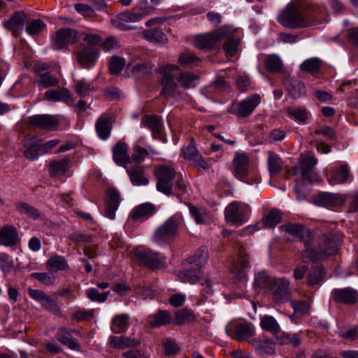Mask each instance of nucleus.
Returning <instances> with one entry per match:
<instances>
[{"label":"nucleus","mask_w":358,"mask_h":358,"mask_svg":"<svg viewBox=\"0 0 358 358\" xmlns=\"http://www.w3.org/2000/svg\"><path fill=\"white\" fill-rule=\"evenodd\" d=\"M280 228L282 231L299 238L303 242L305 250L302 256L312 262L323 260L328 256L334 255L343 241V236L341 233L331 231L328 234H322L319 238L318 249L315 250L310 245V232L302 224L287 223L281 225Z\"/></svg>","instance_id":"1"},{"label":"nucleus","mask_w":358,"mask_h":358,"mask_svg":"<svg viewBox=\"0 0 358 358\" xmlns=\"http://www.w3.org/2000/svg\"><path fill=\"white\" fill-rule=\"evenodd\" d=\"M304 0H295L281 11L277 21L285 28L301 29L313 24V18L306 12Z\"/></svg>","instance_id":"2"},{"label":"nucleus","mask_w":358,"mask_h":358,"mask_svg":"<svg viewBox=\"0 0 358 358\" xmlns=\"http://www.w3.org/2000/svg\"><path fill=\"white\" fill-rule=\"evenodd\" d=\"M182 223L180 215L175 214L159 226L153 234V241L159 244L169 243L178 234V230Z\"/></svg>","instance_id":"3"},{"label":"nucleus","mask_w":358,"mask_h":358,"mask_svg":"<svg viewBox=\"0 0 358 358\" xmlns=\"http://www.w3.org/2000/svg\"><path fill=\"white\" fill-rule=\"evenodd\" d=\"M159 0H141L139 3L140 11H126L120 13L117 17V26L121 29L127 28V24L141 20L145 16L153 13Z\"/></svg>","instance_id":"4"},{"label":"nucleus","mask_w":358,"mask_h":358,"mask_svg":"<svg viewBox=\"0 0 358 358\" xmlns=\"http://www.w3.org/2000/svg\"><path fill=\"white\" fill-rule=\"evenodd\" d=\"M133 255L141 264L152 269L161 268L165 264V257L162 254L142 246L134 250Z\"/></svg>","instance_id":"5"},{"label":"nucleus","mask_w":358,"mask_h":358,"mask_svg":"<svg viewBox=\"0 0 358 358\" xmlns=\"http://www.w3.org/2000/svg\"><path fill=\"white\" fill-rule=\"evenodd\" d=\"M155 175L157 189L166 196L171 195L173 192V180L176 176L175 169L166 165L159 166L156 168Z\"/></svg>","instance_id":"6"},{"label":"nucleus","mask_w":358,"mask_h":358,"mask_svg":"<svg viewBox=\"0 0 358 358\" xmlns=\"http://www.w3.org/2000/svg\"><path fill=\"white\" fill-rule=\"evenodd\" d=\"M261 102V96L253 94L240 102H235L229 108V112L239 117L250 116Z\"/></svg>","instance_id":"7"},{"label":"nucleus","mask_w":358,"mask_h":358,"mask_svg":"<svg viewBox=\"0 0 358 358\" xmlns=\"http://www.w3.org/2000/svg\"><path fill=\"white\" fill-rule=\"evenodd\" d=\"M227 35V31L224 28H221L211 33L199 35L194 39V45L200 50L215 48Z\"/></svg>","instance_id":"8"},{"label":"nucleus","mask_w":358,"mask_h":358,"mask_svg":"<svg viewBox=\"0 0 358 358\" xmlns=\"http://www.w3.org/2000/svg\"><path fill=\"white\" fill-rule=\"evenodd\" d=\"M247 206L238 202L233 201L225 208L224 216L227 222L239 227L247 221Z\"/></svg>","instance_id":"9"},{"label":"nucleus","mask_w":358,"mask_h":358,"mask_svg":"<svg viewBox=\"0 0 358 358\" xmlns=\"http://www.w3.org/2000/svg\"><path fill=\"white\" fill-rule=\"evenodd\" d=\"M289 282L285 278H274L268 289L271 292L272 299L277 303H283L289 300Z\"/></svg>","instance_id":"10"},{"label":"nucleus","mask_w":358,"mask_h":358,"mask_svg":"<svg viewBox=\"0 0 358 358\" xmlns=\"http://www.w3.org/2000/svg\"><path fill=\"white\" fill-rule=\"evenodd\" d=\"M226 332L229 336L239 341H250L255 335V327L250 322H240L234 324V326H227Z\"/></svg>","instance_id":"11"},{"label":"nucleus","mask_w":358,"mask_h":358,"mask_svg":"<svg viewBox=\"0 0 358 358\" xmlns=\"http://www.w3.org/2000/svg\"><path fill=\"white\" fill-rule=\"evenodd\" d=\"M317 160L312 152L301 154L299 159V170L303 180L310 182L316 181L317 176L313 171Z\"/></svg>","instance_id":"12"},{"label":"nucleus","mask_w":358,"mask_h":358,"mask_svg":"<svg viewBox=\"0 0 358 358\" xmlns=\"http://www.w3.org/2000/svg\"><path fill=\"white\" fill-rule=\"evenodd\" d=\"M99 58V52L93 46H81L76 52V59L82 68L90 69L95 65Z\"/></svg>","instance_id":"13"},{"label":"nucleus","mask_w":358,"mask_h":358,"mask_svg":"<svg viewBox=\"0 0 358 358\" xmlns=\"http://www.w3.org/2000/svg\"><path fill=\"white\" fill-rule=\"evenodd\" d=\"M52 41L55 49L62 50L69 44H74L77 42V32L72 29H60L52 36Z\"/></svg>","instance_id":"14"},{"label":"nucleus","mask_w":358,"mask_h":358,"mask_svg":"<svg viewBox=\"0 0 358 358\" xmlns=\"http://www.w3.org/2000/svg\"><path fill=\"white\" fill-rule=\"evenodd\" d=\"M345 199L338 194L320 192L313 196V203L321 207L332 208L341 206Z\"/></svg>","instance_id":"15"},{"label":"nucleus","mask_w":358,"mask_h":358,"mask_svg":"<svg viewBox=\"0 0 358 358\" xmlns=\"http://www.w3.org/2000/svg\"><path fill=\"white\" fill-rule=\"evenodd\" d=\"M234 176L238 180L249 183L245 180L248 172L249 159L245 152L236 153L233 159Z\"/></svg>","instance_id":"16"},{"label":"nucleus","mask_w":358,"mask_h":358,"mask_svg":"<svg viewBox=\"0 0 358 358\" xmlns=\"http://www.w3.org/2000/svg\"><path fill=\"white\" fill-rule=\"evenodd\" d=\"M331 298L336 303L352 305L358 299V292L352 287L336 288L333 289Z\"/></svg>","instance_id":"17"},{"label":"nucleus","mask_w":358,"mask_h":358,"mask_svg":"<svg viewBox=\"0 0 358 358\" xmlns=\"http://www.w3.org/2000/svg\"><path fill=\"white\" fill-rule=\"evenodd\" d=\"M28 122L31 126L42 129H52L59 125L57 117L48 114L32 115L29 117Z\"/></svg>","instance_id":"18"},{"label":"nucleus","mask_w":358,"mask_h":358,"mask_svg":"<svg viewBox=\"0 0 358 358\" xmlns=\"http://www.w3.org/2000/svg\"><path fill=\"white\" fill-rule=\"evenodd\" d=\"M328 182L331 184H343L352 180L350 168L344 164L335 167L330 174H327Z\"/></svg>","instance_id":"19"},{"label":"nucleus","mask_w":358,"mask_h":358,"mask_svg":"<svg viewBox=\"0 0 358 358\" xmlns=\"http://www.w3.org/2000/svg\"><path fill=\"white\" fill-rule=\"evenodd\" d=\"M24 156L29 160H36L43 155L40 140L36 137L25 138L22 141Z\"/></svg>","instance_id":"20"},{"label":"nucleus","mask_w":358,"mask_h":358,"mask_svg":"<svg viewBox=\"0 0 358 358\" xmlns=\"http://www.w3.org/2000/svg\"><path fill=\"white\" fill-rule=\"evenodd\" d=\"M28 20V15L24 11H16L9 20L3 22L4 27L13 32L15 36L17 35L19 31L24 28L25 22Z\"/></svg>","instance_id":"21"},{"label":"nucleus","mask_w":358,"mask_h":358,"mask_svg":"<svg viewBox=\"0 0 358 358\" xmlns=\"http://www.w3.org/2000/svg\"><path fill=\"white\" fill-rule=\"evenodd\" d=\"M141 124L152 131L155 138L162 139L164 124L160 117L155 115H145L142 117Z\"/></svg>","instance_id":"22"},{"label":"nucleus","mask_w":358,"mask_h":358,"mask_svg":"<svg viewBox=\"0 0 358 358\" xmlns=\"http://www.w3.org/2000/svg\"><path fill=\"white\" fill-rule=\"evenodd\" d=\"M155 212L156 208L153 204L145 203L134 208L131 210L129 217L134 222H141L150 218Z\"/></svg>","instance_id":"23"},{"label":"nucleus","mask_w":358,"mask_h":358,"mask_svg":"<svg viewBox=\"0 0 358 358\" xmlns=\"http://www.w3.org/2000/svg\"><path fill=\"white\" fill-rule=\"evenodd\" d=\"M20 241L17 229L12 225H7L0 229V245L13 247Z\"/></svg>","instance_id":"24"},{"label":"nucleus","mask_w":358,"mask_h":358,"mask_svg":"<svg viewBox=\"0 0 358 358\" xmlns=\"http://www.w3.org/2000/svg\"><path fill=\"white\" fill-rule=\"evenodd\" d=\"M107 196L108 199L106 202L105 215L109 219L114 220L115 217V212L120 205V194L117 189L111 188L108 190Z\"/></svg>","instance_id":"25"},{"label":"nucleus","mask_w":358,"mask_h":358,"mask_svg":"<svg viewBox=\"0 0 358 358\" xmlns=\"http://www.w3.org/2000/svg\"><path fill=\"white\" fill-rule=\"evenodd\" d=\"M249 266V257L246 250L240 246L238 249V259L237 263L234 264L231 268V272L240 280L245 278V269Z\"/></svg>","instance_id":"26"},{"label":"nucleus","mask_w":358,"mask_h":358,"mask_svg":"<svg viewBox=\"0 0 358 358\" xmlns=\"http://www.w3.org/2000/svg\"><path fill=\"white\" fill-rule=\"evenodd\" d=\"M161 84L163 87L161 90L160 95L168 98L174 96L178 94V84L175 81L173 76L170 73L167 72L163 73L161 78Z\"/></svg>","instance_id":"27"},{"label":"nucleus","mask_w":358,"mask_h":358,"mask_svg":"<svg viewBox=\"0 0 358 358\" xmlns=\"http://www.w3.org/2000/svg\"><path fill=\"white\" fill-rule=\"evenodd\" d=\"M70 158L64 157L59 160L50 162L49 173L52 178H57L64 175L70 168Z\"/></svg>","instance_id":"28"},{"label":"nucleus","mask_w":358,"mask_h":358,"mask_svg":"<svg viewBox=\"0 0 358 358\" xmlns=\"http://www.w3.org/2000/svg\"><path fill=\"white\" fill-rule=\"evenodd\" d=\"M127 173L134 185H146L149 183L148 179L145 177V171L142 166L134 165L127 169Z\"/></svg>","instance_id":"29"},{"label":"nucleus","mask_w":358,"mask_h":358,"mask_svg":"<svg viewBox=\"0 0 358 358\" xmlns=\"http://www.w3.org/2000/svg\"><path fill=\"white\" fill-rule=\"evenodd\" d=\"M113 157L118 166H122L126 168L127 164L130 162V157L127 154V145L125 143L118 142L114 146L113 148Z\"/></svg>","instance_id":"30"},{"label":"nucleus","mask_w":358,"mask_h":358,"mask_svg":"<svg viewBox=\"0 0 358 358\" xmlns=\"http://www.w3.org/2000/svg\"><path fill=\"white\" fill-rule=\"evenodd\" d=\"M173 323V317L167 310H158L156 313L150 315L148 318V323L150 327H159Z\"/></svg>","instance_id":"31"},{"label":"nucleus","mask_w":358,"mask_h":358,"mask_svg":"<svg viewBox=\"0 0 358 358\" xmlns=\"http://www.w3.org/2000/svg\"><path fill=\"white\" fill-rule=\"evenodd\" d=\"M45 99L49 101H63L66 103L73 102L70 91L66 88L48 90Z\"/></svg>","instance_id":"32"},{"label":"nucleus","mask_w":358,"mask_h":358,"mask_svg":"<svg viewBox=\"0 0 358 358\" xmlns=\"http://www.w3.org/2000/svg\"><path fill=\"white\" fill-rule=\"evenodd\" d=\"M95 128L98 136L102 140L108 138L111 131L110 117L107 114H103L97 120Z\"/></svg>","instance_id":"33"},{"label":"nucleus","mask_w":358,"mask_h":358,"mask_svg":"<svg viewBox=\"0 0 358 358\" xmlns=\"http://www.w3.org/2000/svg\"><path fill=\"white\" fill-rule=\"evenodd\" d=\"M57 339L72 350H80V344L70 331L65 327L59 328L57 332Z\"/></svg>","instance_id":"34"},{"label":"nucleus","mask_w":358,"mask_h":358,"mask_svg":"<svg viewBox=\"0 0 358 358\" xmlns=\"http://www.w3.org/2000/svg\"><path fill=\"white\" fill-rule=\"evenodd\" d=\"M282 220L281 213L278 210H271L266 216H264L261 222L255 224L256 230H259L262 227L266 228H272L280 222Z\"/></svg>","instance_id":"35"},{"label":"nucleus","mask_w":358,"mask_h":358,"mask_svg":"<svg viewBox=\"0 0 358 358\" xmlns=\"http://www.w3.org/2000/svg\"><path fill=\"white\" fill-rule=\"evenodd\" d=\"M208 259V250L206 246L200 247L195 254L186 259L187 264L193 267L201 268L206 263Z\"/></svg>","instance_id":"36"},{"label":"nucleus","mask_w":358,"mask_h":358,"mask_svg":"<svg viewBox=\"0 0 358 358\" xmlns=\"http://www.w3.org/2000/svg\"><path fill=\"white\" fill-rule=\"evenodd\" d=\"M141 341L126 336H110V345L113 348L124 349L127 348H134L139 345Z\"/></svg>","instance_id":"37"},{"label":"nucleus","mask_w":358,"mask_h":358,"mask_svg":"<svg viewBox=\"0 0 358 358\" xmlns=\"http://www.w3.org/2000/svg\"><path fill=\"white\" fill-rule=\"evenodd\" d=\"M285 85L289 94L294 99H298L305 94V86L300 80L288 78L286 80Z\"/></svg>","instance_id":"38"},{"label":"nucleus","mask_w":358,"mask_h":358,"mask_svg":"<svg viewBox=\"0 0 358 358\" xmlns=\"http://www.w3.org/2000/svg\"><path fill=\"white\" fill-rule=\"evenodd\" d=\"M46 267L52 273L66 271L69 268L65 257L60 255H54L50 257L46 262Z\"/></svg>","instance_id":"39"},{"label":"nucleus","mask_w":358,"mask_h":358,"mask_svg":"<svg viewBox=\"0 0 358 358\" xmlns=\"http://www.w3.org/2000/svg\"><path fill=\"white\" fill-rule=\"evenodd\" d=\"M326 275L323 266L316 265L313 266L309 271L307 276V284L310 287L320 285Z\"/></svg>","instance_id":"40"},{"label":"nucleus","mask_w":358,"mask_h":358,"mask_svg":"<svg viewBox=\"0 0 358 358\" xmlns=\"http://www.w3.org/2000/svg\"><path fill=\"white\" fill-rule=\"evenodd\" d=\"M129 316L127 314L116 315L112 320L110 329L115 334L124 332L129 327Z\"/></svg>","instance_id":"41"},{"label":"nucleus","mask_w":358,"mask_h":358,"mask_svg":"<svg viewBox=\"0 0 358 358\" xmlns=\"http://www.w3.org/2000/svg\"><path fill=\"white\" fill-rule=\"evenodd\" d=\"M196 320L193 311L187 308H182L176 312L173 318V323L176 325H182L192 323Z\"/></svg>","instance_id":"42"},{"label":"nucleus","mask_w":358,"mask_h":358,"mask_svg":"<svg viewBox=\"0 0 358 358\" xmlns=\"http://www.w3.org/2000/svg\"><path fill=\"white\" fill-rule=\"evenodd\" d=\"M288 116L294 121L306 124L310 117V113L304 108H288L287 109Z\"/></svg>","instance_id":"43"},{"label":"nucleus","mask_w":358,"mask_h":358,"mask_svg":"<svg viewBox=\"0 0 358 358\" xmlns=\"http://www.w3.org/2000/svg\"><path fill=\"white\" fill-rule=\"evenodd\" d=\"M260 327L263 330L273 335L278 334L281 331L280 324L271 315L263 316L260 320Z\"/></svg>","instance_id":"44"},{"label":"nucleus","mask_w":358,"mask_h":358,"mask_svg":"<svg viewBox=\"0 0 358 358\" xmlns=\"http://www.w3.org/2000/svg\"><path fill=\"white\" fill-rule=\"evenodd\" d=\"M273 278H271L264 271H259L255 274L252 286L255 290L269 288Z\"/></svg>","instance_id":"45"},{"label":"nucleus","mask_w":358,"mask_h":358,"mask_svg":"<svg viewBox=\"0 0 358 358\" xmlns=\"http://www.w3.org/2000/svg\"><path fill=\"white\" fill-rule=\"evenodd\" d=\"M198 79L197 76L188 71H184L179 73L177 77V83L181 87L188 89L195 87Z\"/></svg>","instance_id":"46"},{"label":"nucleus","mask_w":358,"mask_h":358,"mask_svg":"<svg viewBox=\"0 0 358 358\" xmlns=\"http://www.w3.org/2000/svg\"><path fill=\"white\" fill-rule=\"evenodd\" d=\"M15 208L20 214L24 215L32 220H37L41 216L39 211L35 207L27 203H17L15 205Z\"/></svg>","instance_id":"47"},{"label":"nucleus","mask_w":358,"mask_h":358,"mask_svg":"<svg viewBox=\"0 0 358 358\" xmlns=\"http://www.w3.org/2000/svg\"><path fill=\"white\" fill-rule=\"evenodd\" d=\"M178 62L182 66L187 67L198 65L200 59L194 53L186 51L180 54Z\"/></svg>","instance_id":"48"},{"label":"nucleus","mask_w":358,"mask_h":358,"mask_svg":"<svg viewBox=\"0 0 358 358\" xmlns=\"http://www.w3.org/2000/svg\"><path fill=\"white\" fill-rule=\"evenodd\" d=\"M268 169L271 174H276L282 170V163L281 159L275 153L268 151Z\"/></svg>","instance_id":"49"},{"label":"nucleus","mask_w":358,"mask_h":358,"mask_svg":"<svg viewBox=\"0 0 358 358\" xmlns=\"http://www.w3.org/2000/svg\"><path fill=\"white\" fill-rule=\"evenodd\" d=\"M201 268L194 267V269L187 268L184 272L180 273V278L184 282L194 284L198 281L201 276Z\"/></svg>","instance_id":"50"},{"label":"nucleus","mask_w":358,"mask_h":358,"mask_svg":"<svg viewBox=\"0 0 358 358\" xmlns=\"http://www.w3.org/2000/svg\"><path fill=\"white\" fill-rule=\"evenodd\" d=\"M144 38L152 43H163L166 41V36L159 29H152L143 31Z\"/></svg>","instance_id":"51"},{"label":"nucleus","mask_w":358,"mask_h":358,"mask_svg":"<svg viewBox=\"0 0 358 358\" xmlns=\"http://www.w3.org/2000/svg\"><path fill=\"white\" fill-rule=\"evenodd\" d=\"M321 66L320 59L313 57L306 59L301 64V69L310 73H315L319 71Z\"/></svg>","instance_id":"52"},{"label":"nucleus","mask_w":358,"mask_h":358,"mask_svg":"<svg viewBox=\"0 0 358 358\" xmlns=\"http://www.w3.org/2000/svg\"><path fill=\"white\" fill-rule=\"evenodd\" d=\"M266 67L271 72H279L282 69V62L280 58L275 55H269L266 60Z\"/></svg>","instance_id":"53"},{"label":"nucleus","mask_w":358,"mask_h":358,"mask_svg":"<svg viewBox=\"0 0 358 358\" xmlns=\"http://www.w3.org/2000/svg\"><path fill=\"white\" fill-rule=\"evenodd\" d=\"M126 66V61L124 58L113 56L110 59L109 70L112 75L120 73Z\"/></svg>","instance_id":"54"},{"label":"nucleus","mask_w":358,"mask_h":358,"mask_svg":"<svg viewBox=\"0 0 358 358\" xmlns=\"http://www.w3.org/2000/svg\"><path fill=\"white\" fill-rule=\"evenodd\" d=\"M37 80L38 84L42 85L45 88L55 86L58 84V80L53 77L50 73L46 72L38 74Z\"/></svg>","instance_id":"55"},{"label":"nucleus","mask_w":358,"mask_h":358,"mask_svg":"<svg viewBox=\"0 0 358 358\" xmlns=\"http://www.w3.org/2000/svg\"><path fill=\"white\" fill-rule=\"evenodd\" d=\"M41 306L48 311L52 313L53 314L61 316L62 311L56 301L52 299L50 296L47 295L43 301L41 303Z\"/></svg>","instance_id":"56"},{"label":"nucleus","mask_w":358,"mask_h":358,"mask_svg":"<svg viewBox=\"0 0 358 358\" xmlns=\"http://www.w3.org/2000/svg\"><path fill=\"white\" fill-rule=\"evenodd\" d=\"M236 86L242 92H248L254 88L249 76L245 74L238 76L236 79Z\"/></svg>","instance_id":"57"},{"label":"nucleus","mask_w":358,"mask_h":358,"mask_svg":"<svg viewBox=\"0 0 358 358\" xmlns=\"http://www.w3.org/2000/svg\"><path fill=\"white\" fill-rule=\"evenodd\" d=\"M148 150L140 145H135L133 148L131 157H130V159H131L136 163H141L145 160V159L148 156Z\"/></svg>","instance_id":"58"},{"label":"nucleus","mask_w":358,"mask_h":358,"mask_svg":"<svg viewBox=\"0 0 358 358\" xmlns=\"http://www.w3.org/2000/svg\"><path fill=\"white\" fill-rule=\"evenodd\" d=\"M109 294L110 291L101 294L96 288H90L87 290L86 293L87 298L90 301L99 303L104 302L107 299Z\"/></svg>","instance_id":"59"},{"label":"nucleus","mask_w":358,"mask_h":358,"mask_svg":"<svg viewBox=\"0 0 358 358\" xmlns=\"http://www.w3.org/2000/svg\"><path fill=\"white\" fill-rule=\"evenodd\" d=\"M46 24L43 21L39 19L34 20L27 26L26 31L28 34L34 36L39 34L45 29Z\"/></svg>","instance_id":"60"},{"label":"nucleus","mask_w":358,"mask_h":358,"mask_svg":"<svg viewBox=\"0 0 358 358\" xmlns=\"http://www.w3.org/2000/svg\"><path fill=\"white\" fill-rule=\"evenodd\" d=\"M127 71H129L134 76L141 77L150 73L151 68L148 64L142 63L136 64L133 66L128 65L127 67Z\"/></svg>","instance_id":"61"},{"label":"nucleus","mask_w":358,"mask_h":358,"mask_svg":"<svg viewBox=\"0 0 358 358\" xmlns=\"http://www.w3.org/2000/svg\"><path fill=\"white\" fill-rule=\"evenodd\" d=\"M162 346L164 348V353L166 356H171L180 351V347L173 340L169 338H164L162 341Z\"/></svg>","instance_id":"62"},{"label":"nucleus","mask_w":358,"mask_h":358,"mask_svg":"<svg viewBox=\"0 0 358 358\" xmlns=\"http://www.w3.org/2000/svg\"><path fill=\"white\" fill-rule=\"evenodd\" d=\"M76 92L80 96H86L90 90H94V87H91L90 83L86 82L84 80H76L75 81Z\"/></svg>","instance_id":"63"},{"label":"nucleus","mask_w":358,"mask_h":358,"mask_svg":"<svg viewBox=\"0 0 358 358\" xmlns=\"http://www.w3.org/2000/svg\"><path fill=\"white\" fill-rule=\"evenodd\" d=\"M290 304L294 313L299 315L307 313L310 308V305L306 301H291Z\"/></svg>","instance_id":"64"}]
</instances>
